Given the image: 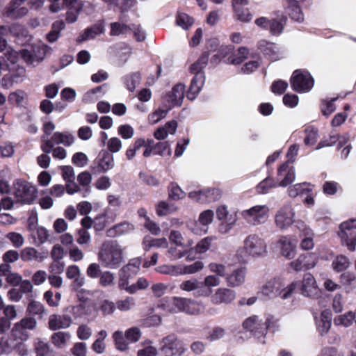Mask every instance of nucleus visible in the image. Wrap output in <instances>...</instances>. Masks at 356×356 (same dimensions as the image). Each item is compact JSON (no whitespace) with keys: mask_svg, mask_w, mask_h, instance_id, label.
Wrapping results in <instances>:
<instances>
[{"mask_svg":"<svg viewBox=\"0 0 356 356\" xmlns=\"http://www.w3.org/2000/svg\"><path fill=\"white\" fill-rule=\"evenodd\" d=\"M332 324V313L329 310H324L321 314V321L319 323V330L321 334L327 333L331 327Z\"/></svg>","mask_w":356,"mask_h":356,"instance_id":"nucleus-32","label":"nucleus"},{"mask_svg":"<svg viewBox=\"0 0 356 356\" xmlns=\"http://www.w3.org/2000/svg\"><path fill=\"white\" fill-rule=\"evenodd\" d=\"M291 83L294 90L306 92L312 88L314 80L307 72L303 73L301 70H296L291 79Z\"/></svg>","mask_w":356,"mask_h":356,"instance_id":"nucleus-7","label":"nucleus"},{"mask_svg":"<svg viewBox=\"0 0 356 356\" xmlns=\"http://www.w3.org/2000/svg\"><path fill=\"white\" fill-rule=\"evenodd\" d=\"M194 19L184 13H178L176 18V24L184 29H188L193 25Z\"/></svg>","mask_w":356,"mask_h":356,"instance_id":"nucleus-49","label":"nucleus"},{"mask_svg":"<svg viewBox=\"0 0 356 356\" xmlns=\"http://www.w3.org/2000/svg\"><path fill=\"white\" fill-rule=\"evenodd\" d=\"M26 310L29 314L32 315H38L40 317H42L47 314L44 305L35 300H31L29 303Z\"/></svg>","mask_w":356,"mask_h":356,"instance_id":"nucleus-37","label":"nucleus"},{"mask_svg":"<svg viewBox=\"0 0 356 356\" xmlns=\"http://www.w3.org/2000/svg\"><path fill=\"white\" fill-rule=\"evenodd\" d=\"M129 277L127 275L122 273L119 271V281H118V286L120 289L125 290L130 294L135 293V286L131 285H129Z\"/></svg>","mask_w":356,"mask_h":356,"instance_id":"nucleus-43","label":"nucleus"},{"mask_svg":"<svg viewBox=\"0 0 356 356\" xmlns=\"http://www.w3.org/2000/svg\"><path fill=\"white\" fill-rule=\"evenodd\" d=\"M45 47L43 45L32 44L29 49H24L20 51L21 56L28 65H35L44 58Z\"/></svg>","mask_w":356,"mask_h":356,"instance_id":"nucleus-9","label":"nucleus"},{"mask_svg":"<svg viewBox=\"0 0 356 356\" xmlns=\"http://www.w3.org/2000/svg\"><path fill=\"white\" fill-rule=\"evenodd\" d=\"M104 32V24L103 22H99L85 30L84 33L78 38L79 42H83L88 40L94 39Z\"/></svg>","mask_w":356,"mask_h":356,"instance_id":"nucleus-22","label":"nucleus"},{"mask_svg":"<svg viewBox=\"0 0 356 356\" xmlns=\"http://www.w3.org/2000/svg\"><path fill=\"white\" fill-rule=\"evenodd\" d=\"M243 219L250 225H259L266 222L269 217V208L266 205H255L241 212Z\"/></svg>","mask_w":356,"mask_h":356,"instance_id":"nucleus-4","label":"nucleus"},{"mask_svg":"<svg viewBox=\"0 0 356 356\" xmlns=\"http://www.w3.org/2000/svg\"><path fill=\"white\" fill-rule=\"evenodd\" d=\"M355 321L353 312H348L343 314L338 315L334 318V324L337 326L348 327Z\"/></svg>","mask_w":356,"mask_h":356,"instance_id":"nucleus-35","label":"nucleus"},{"mask_svg":"<svg viewBox=\"0 0 356 356\" xmlns=\"http://www.w3.org/2000/svg\"><path fill=\"white\" fill-rule=\"evenodd\" d=\"M186 86L181 83H178L173 86L171 91L167 95V101L171 104V106H180L182 104L185 95Z\"/></svg>","mask_w":356,"mask_h":356,"instance_id":"nucleus-17","label":"nucleus"},{"mask_svg":"<svg viewBox=\"0 0 356 356\" xmlns=\"http://www.w3.org/2000/svg\"><path fill=\"white\" fill-rule=\"evenodd\" d=\"M14 195L23 204H32L38 196V191L31 183L17 180L14 184Z\"/></svg>","mask_w":356,"mask_h":356,"instance_id":"nucleus-3","label":"nucleus"},{"mask_svg":"<svg viewBox=\"0 0 356 356\" xmlns=\"http://www.w3.org/2000/svg\"><path fill=\"white\" fill-rule=\"evenodd\" d=\"M236 298V292L225 287L218 288L211 295V302L213 305H229Z\"/></svg>","mask_w":356,"mask_h":356,"instance_id":"nucleus-12","label":"nucleus"},{"mask_svg":"<svg viewBox=\"0 0 356 356\" xmlns=\"http://www.w3.org/2000/svg\"><path fill=\"white\" fill-rule=\"evenodd\" d=\"M116 303L108 300L101 301L99 306V310L103 316L112 315L116 310Z\"/></svg>","mask_w":356,"mask_h":356,"instance_id":"nucleus-47","label":"nucleus"},{"mask_svg":"<svg viewBox=\"0 0 356 356\" xmlns=\"http://www.w3.org/2000/svg\"><path fill=\"white\" fill-rule=\"evenodd\" d=\"M217 218L228 225H233L236 221L235 213H229L225 206H220L216 211Z\"/></svg>","mask_w":356,"mask_h":356,"instance_id":"nucleus-28","label":"nucleus"},{"mask_svg":"<svg viewBox=\"0 0 356 356\" xmlns=\"http://www.w3.org/2000/svg\"><path fill=\"white\" fill-rule=\"evenodd\" d=\"M87 350V346L83 342L75 343L70 349V352L74 356H86Z\"/></svg>","mask_w":356,"mask_h":356,"instance_id":"nucleus-62","label":"nucleus"},{"mask_svg":"<svg viewBox=\"0 0 356 356\" xmlns=\"http://www.w3.org/2000/svg\"><path fill=\"white\" fill-rule=\"evenodd\" d=\"M6 238L12 243L13 245L16 248H19L24 245V238L23 236L19 233L14 232H9L8 234H7Z\"/></svg>","mask_w":356,"mask_h":356,"instance_id":"nucleus-56","label":"nucleus"},{"mask_svg":"<svg viewBox=\"0 0 356 356\" xmlns=\"http://www.w3.org/2000/svg\"><path fill=\"white\" fill-rule=\"evenodd\" d=\"M278 179L280 180L279 185L285 187L291 184L295 179V170L286 161L278 168Z\"/></svg>","mask_w":356,"mask_h":356,"instance_id":"nucleus-16","label":"nucleus"},{"mask_svg":"<svg viewBox=\"0 0 356 356\" xmlns=\"http://www.w3.org/2000/svg\"><path fill=\"white\" fill-rule=\"evenodd\" d=\"M309 189L306 187V183L295 184L288 189V193L290 197H295L301 193L309 192Z\"/></svg>","mask_w":356,"mask_h":356,"instance_id":"nucleus-55","label":"nucleus"},{"mask_svg":"<svg viewBox=\"0 0 356 356\" xmlns=\"http://www.w3.org/2000/svg\"><path fill=\"white\" fill-rule=\"evenodd\" d=\"M313 253L302 254L296 260L291 262V267L296 271L312 268L313 264H306V260L312 259Z\"/></svg>","mask_w":356,"mask_h":356,"instance_id":"nucleus-27","label":"nucleus"},{"mask_svg":"<svg viewBox=\"0 0 356 356\" xmlns=\"http://www.w3.org/2000/svg\"><path fill=\"white\" fill-rule=\"evenodd\" d=\"M177 309L178 312H183L191 315H198L204 309V305L191 298L176 297Z\"/></svg>","mask_w":356,"mask_h":356,"instance_id":"nucleus-10","label":"nucleus"},{"mask_svg":"<svg viewBox=\"0 0 356 356\" xmlns=\"http://www.w3.org/2000/svg\"><path fill=\"white\" fill-rule=\"evenodd\" d=\"M168 195L170 200L178 201L185 197V193L178 185L172 183L168 188Z\"/></svg>","mask_w":356,"mask_h":356,"instance_id":"nucleus-44","label":"nucleus"},{"mask_svg":"<svg viewBox=\"0 0 356 356\" xmlns=\"http://www.w3.org/2000/svg\"><path fill=\"white\" fill-rule=\"evenodd\" d=\"M204 82V76L202 73L195 74L193 78L186 97L190 100H193L200 92Z\"/></svg>","mask_w":356,"mask_h":356,"instance_id":"nucleus-21","label":"nucleus"},{"mask_svg":"<svg viewBox=\"0 0 356 356\" xmlns=\"http://www.w3.org/2000/svg\"><path fill=\"white\" fill-rule=\"evenodd\" d=\"M214 216V213L211 209H207L200 213L198 222L204 226H207L212 222Z\"/></svg>","mask_w":356,"mask_h":356,"instance_id":"nucleus-63","label":"nucleus"},{"mask_svg":"<svg viewBox=\"0 0 356 356\" xmlns=\"http://www.w3.org/2000/svg\"><path fill=\"white\" fill-rule=\"evenodd\" d=\"M20 257L22 261L29 262L31 261H36L42 262L46 258V255L39 252L35 248L32 247H27L21 251Z\"/></svg>","mask_w":356,"mask_h":356,"instance_id":"nucleus-23","label":"nucleus"},{"mask_svg":"<svg viewBox=\"0 0 356 356\" xmlns=\"http://www.w3.org/2000/svg\"><path fill=\"white\" fill-rule=\"evenodd\" d=\"M177 210V207L174 204H168L165 201L159 202L156 207V213L159 216H166L176 211Z\"/></svg>","mask_w":356,"mask_h":356,"instance_id":"nucleus-46","label":"nucleus"},{"mask_svg":"<svg viewBox=\"0 0 356 356\" xmlns=\"http://www.w3.org/2000/svg\"><path fill=\"white\" fill-rule=\"evenodd\" d=\"M220 284V279L217 275H211L206 276L204 281L200 282V295L202 297H209L213 293V288L217 287Z\"/></svg>","mask_w":356,"mask_h":356,"instance_id":"nucleus-18","label":"nucleus"},{"mask_svg":"<svg viewBox=\"0 0 356 356\" xmlns=\"http://www.w3.org/2000/svg\"><path fill=\"white\" fill-rule=\"evenodd\" d=\"M65 269V263L61 261L52 260L48 266L49 274H61Z\"/></svg>","mask_w":356,"mask_h":356,"instance_id":"nucleus-61","label":"nucleus"},{"mask_svg":"<svg viewBox=\"0 0 356 356\" xmlns=\"http://www.w3.org/2000/svg\"><path fill=\"white\" fill-rule=\"evenodd\" d=\"M26 1V0L11 1L6 8L5 15L12 19H17L26 15L29 12Z\"/></svg>","mask_w":356,"mask_h":356,"instance_id":"nucleus-13","label":"nucleus"},{"mask_svg":"<svg viewBox=\"0 0 356 356\" xmlns=\"http://www.w3.org/2000/svg\"><path fill=\"white\" fill-rule=\"evenodd\" d=\"M244 243L252 257H262L267 252V245L265 241L255 234L248 236Z\"/></svg>","mask_w":356,"mask_h":356,"instance_id":"nucleus-11","label":"nucleus"},{"mask_svg":"<svg viewBox=\"0 0 356 356\" xmlns=\"http://www.w3.org/2000/svg\"><path fill=\"white\" fill-rule=\"evenodd\" d=\"M65 28L63 21H56L51 26V31L47 35V39L49 42H54L60 36V32Z\"/></svg>","mask_w":356,"mask_h":356,"instance_id":"nucleus-39","label":"nucleus"},{"mask_svg":"<svg viewBox=\"0 0 356 356\" xmlns=\"http://www.w3.org/2000/svg\"><path fill=\"white\" fill-rule=\"evenodd\" d=\"M71 334L67 332H54L51 337V343L57 348L62 349L67 346Z\"/></svg>","mask_w":356,"mask_h":356,"instance_id":"nucleus-24","label":"nucleus"},{"mask_svg":"<svg viewBox=\"0 0 356 356\" xmlns=\"http://www.w3.org/2000/svg\"><path fill=\"white\" fill-rule=\"evenodd\" d=\"M159 307L167 314L177 313L176 297L162 300L161 304L159 305Z\"/></svg>","mask_w":356,"mask_h":356,"instance_id":"nucleus-40","label":"nucleus"},{"mask_svg":"<svg viewBox=\"0 0 356 356\" xmlns=\"http://www.w3.org/2000/svg\"><path fill=\"white\" fill-rule=\"evenodd\" d=\"M203 267V263L197 261L191 265L185 266L183 268L180 266V274H193L201 270Z\"/></svg>","mask_w":356,"mask_h":356,"instance_id":"nucleus-52","label":"nucleus"},{"mask_svg":"<svg viewBox=\"0 0 356 356\" xmlns=\"http://www.w3.org/2000/svg\"><path fill=\"white\" fill-rule=\"evenodd\" d=\"M143 245L145 250L147 251L152 247L168 248V243L165 238H152L149 236L144 238Z\"/></svg>","mask_w":356,"mask_h":356,"instance_id":"nucleus-30","label":"nucleus"},{"mask_svg":"<svg viewBox=\"0 0 356 356\" xmlns=\"http://www.w3.org/2000/svg\"><path fill=\"white\" fill-rule=\"evenodd\" d=\"M15 324L26 331L33 330L37 326V321L33 317H24Z\"/></svg>","mask_w":356,"mask_h":356,"instance_id":"nucleus-50","label":"nucleus"},{"mask_svg":"<svg viewBox=\"0 0 356 356\" xmlns=\"http://www.w3.org/2000/svg\"><path fill=\"white\" fill-rule=\"evenodd\" d=\"M179 288L181 290L186 292L194 291L197 297H202L199 292L200 291V282L197 279L192 278L182 282L179 284Z\"/></svg>","mask_w":356,"mask_h":356,"instance_id":"nucleus-29","label":"nucleus"},{"mask_svg":"<svg viewBox=\"0 0 356 356\" xmlns=\"http://www.w3.org/2000/svg\"><path fill=\"white\" fill-rule=\"evenodd\" d=\"M99 277V283L103 287L111 286L114 284V274L110 271L102 272Z\"/></svg>","mask_w":356,"mask_h":356,"instance_id":"nucleus-53","label":"nucleus"},{"mask_svg":"<svg viewBox=\"0 0 356 356\" xmlns=\"http://www.w3.org/2000/svg\"><path fill=\"white\" fill-rule=\"evenodd\" d=\"M300 290L301 294L307 297H313L318 294V285L314 277L312 274H305Z\"/></svg>","mask_w":356,"mask_h":356,"instance_id":"nucleus-14","label":"nucleus"},{"mask_svg":"<svg viewBox=\"0 0 356 356\" xmlns=\"http://www.w3.org/2000/svg\"><path fill=\"white\" fill-rule=\"evenodd\" d=\"M26 97V94L22 90H17L11 92L8 96V102L11 104L19 105Z\"/></svg>","mask_w":356,"mask_h":356,"instance_id":"nucleus-64","label":"nucleus"},{"mask_svg":"<svg viewBox=\"0 0 356 356\" xmlns=\"http://www.w3.org/2000/svg\"><path fill=\"white\" fill-rule=\"evenodd\" d=\"M6 67L10 72L9 78L15 83L21 82L23 81L26 75V70L23 67L15 65L10 67L9 64H6Z\"/></svg>","mask_w":356,"mask_h":356,"instance_id":"nucleus-33","label":"nucleus"},{"mask_svg":"<svg viewBox=\"0 0 356 356\" xmlns=\"http://www.w3.org/2000/svg\"><path fill=\"white\" fill-rule=\"evenodd\" d=\"M305 144L307 145H313L317 141L318 130L312 127H309L305 130Z\"/></svg>","mask_w":356,"mask_h":356,"instance_id":"nucleus-60","label":"nucleus"},{"mask_svg":"<svg viewBox=\"0 0 356 356\" xmlns=\"http://www.w3.org/2000/svg\"><path fill=\"white\" fill-rule=\"evenodd\" d=\"M140 260L139 259H131L127 265L124 266L120 271L129 277L136 275L140 269Z\"/></svg>","mask_w":356,"mask_h":356,"instance_id":"nucleus-34","label":"nucleus"},{"mask_svg":"<svg viewBox=\"0 0 356 356\" xmlns=\"http://www.w3.org/2000/svg\"><path fill=\"white\" fill-rule=\"evenodd\" d=\"M350 265L349 259L343 256H337L332 261V268L337 272H341L348 268Z\"/></svg>","mask_w":356,"mask_h":356,"instance_id":"nucleus-42","label":"nucleus"},{"mask_svg":"<svg viewBox=\"0 0 356 356\" xmlns=\"http://www.w3.org/2000/svg\"><path fill=\"white\" fill-rule=\"evenodd\" d=\"M243 327L250 332H255L264 334L267 330V326L259 319L257 316H252L248 318L243 323Z\"/></svg>","mask_w":356,"mask_h":356,"instance_id":"nucleus-20","label":"nucleus"},{"mask_svg":"<svg viewBox=\"0 0 356 356\" xmlns=\"http://www.w3.org/2000/svg\"><path fill=\"white\" fill-rule=\"evenodd\" d=\"M245 270L244 268H238L234 270L227 277V282L229 286L236 287L241 285L245 279Z\"/></svg>","mask_w":356,"mask_h":356,"instance_id":"nucleus-26","label":"nucleus"},{"mask_svg":"<svg viewBox=\"0 0 356 356\" xmlns=\"http://www.w3.org/2000/svg\"><path fill=\"white\" fill-rule=\"evenodd\" d=\"M74 140V138L71 134L57 131L53 134L51 139L47 138L45 136L42 137L41 149L45 153H50L55 144L70 146Z\"/></svg>","mask_w":356,"mask_h":356,"instance_id":"nucleus-5","label":"nucleus"},{"mask_svg":"<svg viewBox=\"0 0 356 356\" xmlns=\"http://www.w3.org/2000/svg\"><path fill=\"white\" fill-rule=\"evenodd\" d=\"M97 257L103 267L116 269L124 261V249L117 241H106L100 247Z\"/></svg>","mask_w":356,"mask_h":356,"instance_id":"nucleus-1","label":"nucleus"},{"mask_svg":"<svg viewBox=\"0 0 356 356\" xmlns=\"http://www.w3.org/2000/svg\"><path fill=\"white\" fill-rule=\"evenodd\" d=\"M135 306V298L130 296H128L123 300H119L116 302V307L121 312L130 311L134 309Z\"/></svg>","mask_w":356,"mask_h":356,"instance_id":"nucleus-41","label":"nucleus"},{"mask_svg":"<svg viewBox=\"0 0 356 356\" xmlns=\"http://www.w3.org/2000/svg\"><path fill=\"white\" fill-rule=\"evenodd\" d=\"M110 26V35L112 36H117L120 35V34L126 33L129 30L127 25L120 24L119 22H113L111 24Z\"/></svg>","mask_w":356,"mask_h":356,"instance_id":"nucleus-57","label":"nucleus"},{"mask_svg":"<svg viewBox=\"0 0 356 356\" xmlns=\"http://www.w3.org/2000/svg\"><path fill=\"white\" fill-rule=\"evenodd\" d=\"M280 244L281 245V254L289 259L293 258L296 253V246L293 245L286 236L280 238Z\"/></svg>","mask_w":356,"mask_h":356,"instance_id":"nucleus-31","label":"nucleus"},{"mask_svg":"<svg viewBox=\"0 0 356 356\" xmlns=\"http://www.w3.org/2000/svg\"><path fill=\"white\" fill-rule=\"evenodd\" d=\"M295 211L290 205H284L275 213V224L276 227L284 230L291 226L294 222Z\"/></svg>","mask_w":356,"mask_h":356,"instance_id":"nucleus-8","label":"nucleus"},{"mask_svg":"<svg viewBox=\"0 0 356 356\" xmlns=\"http://www.w3.org/2000/svg\"><path fill=\"white\" fill-rule=\"evenodd\" d=\"M156 270L158 273L165 274V275H170L172 276H177L180 274V266H174V265H161L158 266L156 268Z\"/></svg>","mask_w":356,"mask_h":356,"instance_id":"nucleus-48","label":"nucleus"},{"mask_svg":"<svg viewBox=\"0 0 356 356\" xmlns=\"http://www.w3.org/2000/svg\"><path fill=\"white\" fill-rule=\"evenodd\" d=\"M36 356H51V350L47 343L38 340L35 345Z\"/></svg>","mask_w":356,"mask_h":356,"instance_id":"nucleus-51","label":"nucleus"},{"mask_svg":"<svg viewBox=\"0 0 356 356\" xmlns=\"http://www.w3.org/2000/svg\"><path fill=\"white\" fill-rule=\"evenodd\" d=\"M286 1L288 2L289 14L291 19L297 22H302L303 20V15L298 6V1L295 0Z\"/></svg>","mask_w":356,"mask_h":356,"instance_id":"nucleus-36","label":"nucleus"},{"mask_svg":"<svg viewBox=\"0 0 356 356\" xmlns=\"http://www.w3.org/2000/svg\"><path fill=\"white\" fill-rule=\"evenodd\" d=\"M186 350L183 342L178 339L175 334H170L161 341L160 352L163 356H173L175 354L181 355Z\"/></svg>","mask_w":356,"mask_h":356,"instance_id":"nucleus-6","label":"nucleus"},{"mask_svg":"<svg viewBox=\"0 0 356 356\" xmlns=\"http://www.w3.org/2000/svg\"><path fill=\"white\" fill-rule=\"evenodd\" d=\"M115 348L120 351H126L129 349L128 343L125 341L123 333L121 331H116L113 334Z\"/></svg>","mask_w":356,"mask_h":356,"instance_id":"nucleus-45","label":"nucleus"},{"mask_svg":"<svg viewBox=\"0 0 356 356\" xmlns=\"http://www.w3.org/2000/svg\"><path fill=\"white\" fill-rule=\"evenodd\" d=\"M114 167L113 156L106 152L98 161V168L100 171L105 172Z\"/></svg>","mask_w":356,"mask_h":356,"instance_id":"nucleus-38","label":"nucleus"},{"mask_svg":"<svg viewBox=\"0 0 356 356\" xmlns=\"http://www.w3.org/2000/svg\"><path fill=\"white\" fill-rule=\"evenodd\" d=\"M72 318L68 315L51 314L49 317L48 327L53 331L70 327Z\"/></svg>","mask_w":356,"mask_h":356,"instance_id":"nucleus-15","label":"nucleus"},{"mask_svg":"<svg viewBox=\"0 0 356 356\" xmlns=\"http://www.w3.org/2000/svg\"><path fill=\"white\" fill-rule=\"evenodd\" d=\"M134 229V226L132 224L128 222H123L108 229L106 232V234L109 237H116L118 236L129 233Z\"/></svg>","mask_w":356,"mask_h":356,"instance_id":"nucleus-25","label":"nucleus"},{"mask_svg":"<svg viewBox=\"0 0 356 356\" xmlns=\"http://www.w3.org/2000/svg\"><path fill=\"white\" fill-rule=\"evenodd\" d=\"M208 62V56L203 55L197 62L192 65L190 70L191 72L195 74L202 73V69L206 66Z\"/></svg>","mask_w":356,"mask_h":356,"instance_id":"nucleus-59","label":"nucleus"},{"mask_svg":"<svg viewBox=\"0 0 356 356\" xmlns=\"http://www.w3.org/2000/svg\"><path fill=\"white\" fill-rule=\"evenodd\" d=\"M284 284L280 279H273L267 282L261 288V293L270 298L282 294V299H287L297 287V283L293 282L283 289Z\"/></svg>","mask_w":356,"mask_h":356,"instance_id":"nucleus-2","label":"nucleus"},{"mask_svg":"<svg viewBox=\"0 0 356 356\" xmlns=\"http://www.w3.org/2000/svg\"><path fill=\"white\" fill-rule=\"evenodd\" d=\"M299 229L300 237L301 238L300 248L304 250H312L314 247V234L313 231L307 225H302V227H299Z\"/></svg>","mask_w":356,"mask_h":356,"instance_id":"nucleus-19","label":"nucleus"},{"mask_svg":"<svg viewBox=\"0 0 356 356\" xmlns=\"http://www.w3.org/2000/svg\"><path fill=\"white\" fill-rule=\"evenodd\" d=\"M83 3H79L78 6H72L69 8L67 12L66 20L70 23H73L77 19L79 12L83 8Z\"/></svg>","mask_w":356,"mask_h":356,"instance_id":"nucleus-54","label":"nucleus"},{"mask_svg":"<svg viewBox=\"0 0 356 356\" xmlns=\"http://www.w3.org/2000/svg\"><path fill=\"white\" fill-rule=\"evenodd\" d=\"M170 108L171 107L167 109L159 108L158 110L155 111L154 113L149 115L148 120L149 123L154 124L159 122L161 120L165 118Z\"/></svg>","mask_w":356,"mask_h":356,"instance_id":"nucleus-58","label":"nucleus"}]
</instances>
